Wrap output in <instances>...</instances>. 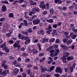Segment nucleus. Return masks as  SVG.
<instances>
[{
	"label": "nucleus",
	"mask_w": 77,
	"mask_h": 77,
	"mask_svg": "<svg viewBox=\"0 0 77 77\" xmlns=\"http://www.w3.org/2000/svg\"><path fill=\"white\" fill-rule=\"evenodd\" d=\"M23 23H24V25L25 26H28V23H27V21L26 20H24Z\"/></svg>",
	"instance_id": "22"
},
{
	"label": "nucleus",
	"mask_w": 77,
	"mask_h": 77,
	"mask_svg": "<svg viewBox=\"0 0 77 77\" xmlns=\"http://www.w3.org/2000/svg\"><path fill=\"white\" fill-rule=\"evenodd\" d=\"M24 0H19L18 1L19 3H24Z\"/></svg>",
	"instance_id": "40"
},
{
	"label": "nucleus",
	"mask_w": 77,
	"mask_h": 77,
	"mask_svg": "<svg viewBox=\"0 0 77 77\" xmlns=\"http://www.w3.org/2000/svg\"><path fill=\"white\" fill-rule=\"evenodd\" d=\"M8 42L10 43L11 44H12L14 43V42L13 40H9Z\"/></svg>",
	"instance_id": "54"
},
{
	"label": "nucleus",
	"mask_w": 77,
	"mask_h": 77,
	"mask_svg": "<svg viewBox=\"0 0 77 77\" xmlns=\"http://www.w3.org/2000/svg\"><path fill=\"white\" fill-rule=\"evenodd\" d=\"M53 23V20L52 19H50L49 20V23Z\"/></svg>",
	"instance_id": "64"
},
{
	"label": "nucleus",
	"mask_w": 77,
	"mask_h": 77,
	"mask_svg": "<svg viewBox=\"0 0 77 77\" xmlns=\"http://www.w3.org/2000/svg\"><path fill=\"white\" fill-rule=\"evenodd\" d=\"M25 39L26 41L25 42V44L26 45L30 43V38L29 37L27 36H25Z\"/></svg>",
	"instance_id": "2"
},
{
	"label": "nucleus",
	"mask_w": 77,
	"mask_h": 77,
	"mask_svg": "<svg viewBox=\"0 0 77 77\" xmlns=\"http://www.w3.org/2000/svg\"><path fill=\"white\" fill-rule=\"evenodd\" d=\"M28 33H32V29L31 28H29L27 30Z\"/></svg>",
	"instance_id": "28"
},
{
	"label": "nucleus",
	"mask_w": 77,
	"mask_h": 77,
	"mask_svg": "<svg viewBox=\"0 0 77 77\" xmlns=\"http://www.w3.org/2000/svg\"><path fill=\"white\" fill-rule=\"evenodd\" d=\"M48 60H50V61H53V58L52 57H48Z\"/></svg>",
	"instance_id": "62"
},
{
	"label": "nucleus",
	"mask_w": 77,
	"mask_h": 77,
	"mask_svg": "<svg viewBox=\"0 0 77 77\" xmlns=\"http://www.w3.org/2000/svg\"><path fill=\"white\" fill-rule=\"evenodd\" d=\"M21 32L22 34L23 35H26V36L29 35V33L27 32H25L22 31Z\"/></svg>",
	"instance_id": "21"
},
{
	"label": "nucleus",
	"mask_w": 77,
	"mask_h": 77,
	"mask_svg": "<svg viewBox=\"0 0 77 77\" xmlns=\"http://www.w3.org/2000/svg\"><path fill=\"white\" fill-rule=\"evenodd\" d=\"M2 11H6V7L5 5H3L2 6Z\"/></svg>",
	"instance_id": "23"
},
{
	"label": "nucleus",
	"mask_w": 77,
	"mask_h": 77,
	"mask_svg": "<svg viewBox=\"0 0 77 77\" xmlns=\"http://www.w3.org/2000/svg\"><path fill=\"white\" fill-rule=\"evenodd\" d=\"M73 34V33H71L70 35H72L71 37L72 39H75L76 37H77V35Z\"/></svg>",
	"instance_id": "10"
},
{
	"label": "nucleus",
	"mask_w": 77,
	"mask_h": 77,
	"mask_svg": "<svg viewBox=\"0 0 77 77\" xmlns=\"http://www.w3.org/2000/svg\"><path fill=\"white\" fill-rule=\"evenodd\" d=\"M40 68L42 70V71L43 72H44V71H48L47 68L45 67L44 68V67H43V66H41L40 67Z\"/></svg>",
	"instance_id": "12"
},
{
	"label": "nucleus",
	"mask_w": 77,
	"mask_h": 77,
	"mask_svg": "<svg viewBox=\"0 0 77 77\" xmlns=\"http://www.w3.org/2000/svg\"><path fill=\"white\" fill-rule=\"evenodd\" d=\"M50 12L51 14H54V9L53 8H51L50 10Z\"/></svg>",
	"instance_id": "30"
},
{
	"label": "nucleus",
	"mask_w": 77,
	"mask_h": 77,
	"mask_svg": "<svg viewBox=\"0 0 77 77\" xmlns=\"http://www.w3.org/2000/svg\"><path fill=\"white\" fill-rule=\"evenodd\" d=\"M25 62H29L30 61V59L29 58H26L25 59Z\"/></svg>",
	"instance_id": "37"
},
{
	"label": "nucleus",
	"mask_w": 77,
	"mask_h": 77,
	"mask_svg": "<svg viewBox=\"0 0 77 77\" xmlns=\"http://www.w3.org/2000/svg\"><path fill=\"white\" fill-rule=\"evenodd\" d=\"M24 23H21L18 26L19 29H21L22 27V26H24Z\"/></svg>",
	"instance_id": "27"
},
{
	"label": "nucleus",
	"mask_w": 77,
	"mask_h": 77,
	"mask_svg": "<svg viewBox=\"0 0 77 77\" xmlns=\"http://www.w3.org/2000/svg\"><path fill=\"white\" fill-rule=\"evenodd\" d=\"M66 58L65 57H63L62 59V61L63 63H66Z\"/></svg>",
	"instance_id": "31"
},
{
	"label": "nucleus",
	"mask_w": 77,
	"mask_h": 77,
	"mask_svg": "<svg viewBox=\"0 0 77 77\" xmlns=\"http://www.w3.org/2000/svg\"><path fill=\"white\" fill-rule=\"evenodd\" d=\"M54 76H55L56 77H60V75L59 74H55L54 75Z\"/></svg>",
	"instance_id": "59"
},
{
	"label": "nucleus",
	"mask_w": 77,
	"mask_h": 77,
	"mask_svg": "<svg viewBox=\"0 0 77 77\" xmlns=\"http://www.w3.org/2000/svg\"><path fill=\"white\" fill-rule=\"evenodd\" d=\"M37 33L38 35H40L41 33V35H44L45 33V32L43 30L40 29L38 31Z\"/></svg>",
	"instance_id": "7"
},
{
	"label": "nucleus",
	"mask_w": 77,
	"mask_h": 77,
	"mask_svg": "<svg viewBox=\"0 0 77 77\" xmlns=\"http://www.w3.org/2000/svg\"><path fill=\"white\" fill-rule=\"evenodd\" d=\"M67 40H68V39H66V38H64L63 39V42H66L67 41Z\"/></svg>",
	"instance_id": "60"
},
{
	"label": "nucleus",
	"mask_w": 77,
	"mask_h": 77,
	"mask_svg": "<svg viewBox=\"0 0 77 77\" xmlns=\"http://www.w3.org/2000/svg\"><path fill=\"white\" fill-rule=\"evenodd\" d=\"M43 4H44V2L41 1L39 5L40 8H41V7H42V5H43Z\"/></svg>",
	"instance_id": "34"
},
{
	"label": "nucleus",
	"mask_w": 77,
	"mask_h": 77,
	"mask_svg": "<svg viewBox=\"0 0 77 77\" xmlns=\"http://www.w3.org/2000/svg\"><path fill=\"white\" fill-rule=\"evenodd\" d=\"M40 11V9L38 7H35L32 8V12L33 14H35V12H39Z\"/></svg>",
	"instance_id": "1"
},
{
	"label": "nucleus",
	"mask_w": 77,
	"mask_h": 77,
	"mask_svg": "<svg viewBox=\"0 0 77 77\" xmlns=\"http://www.w3.org/2000/svg\"><path fill=\"white\" fill-rule=\"evenodd\" d=\"M61 47L63 49V53H65L66 51L68 50V48H67V47L66 46H65V45L62 44L61 45Z\"/></svg>",
	"instance_id": "5"
},
{
	"label": "nucleus",
	"mask_w": 77,
	"mask_h": 77,
	"mask_svg": "<svg viewBox=\"0 0 77 77\" xmlns=\"http://www.w3.org/2000/svg\"><path fill=\"white\" fill-rule=\"evenodd\" d=\"M55 72L56 73H58V72H59V73L62 74V68L60 67H57L56 68Z\"/></svg>",
	"instance_id": "3"
},
{
	"label": "nucleus",
	"mask_w": 77,
	"mask_h": 77,
	"mask_svg": "<svg viewBox=\"0 0 77 77\" xmlns=\"http://www.w3.org/2000/svg\"><path fill=\"white\" fill-rule=\"evenodd\" d=\"M64 34L65 36L68 35H69V32H68L67 31L65 32H64Z\"/></svg>",
	"instance_id": "38"
},
{
	"label": "nucleus",
	"mask_w": 77,
	"mask_h": 77,
	"mask_svg": "<svg viewBox=\"0 0 77 77\" xmlns=\"http://www.w3.org/2000/svg\"><path fill=\"white\" fill-rule=\"evenodd\" d=\"M20 41H17L15 42V43L16 44L20 45V44H20Z\"/></svg>",
	"instance_id": "63"
},
{
	"label": "nucleus",
	"mask_w": 77,
	"mask_h": 77,
	"mask_svg": "<svg viewBox=\"0 0 77 77\" xmlns=\"http://www.w3.org/2000/svg\"><path fill=\"white\" fill-rule=\"evenodd\" d=\"M70 71L71 72H72L73 71V70L74 69V68L72 67V66H70Z\"/></svg>",
	"instance_id": "39"
},
{
	"label": "nucleus",
	"mask_w": 77,
	"mask_h": 77,
	"mask_svg": "<svg viewBox=\"0 0 77 77\" xmlns=\"http://www.w3.org/2000/svg\"><path fill=\"white\" fill-rule=\"evenodd\" d=\"M75 65H76V63H74L72 65V67L74 69L75 67Z\"/></svg>",
	"instance_id": "50"
},
{
	"label": "nucleus",
	"mask_w": 77,
	"mask_h": 77,
	"mask_svg": "<svg viewBox=\"0 0 77 77\" xmlns=\"http://www.w3.org/2000/svg\"><path fill=\"white\" fill-rule=\"evenodd\" d=\"M7 74V71H5L4 72H2V75H3V76H5Z\"/></svg>",
	"instance_id": "18"
},
{
	"label": "nucleus",
	"mask_w": 77,
	"mask_h": 77,
	"mask_svg": "<svg viewBox=\"0 0 77 77\" xmlns=\"http://www.w3.org/2000/svg\"><path fill=\"white\" fill-rule=\"evenodd\" d=\"M72 42V40L71 39H70L69 40L67 41L66 43L68 45H70Z\"/></svg>",
	"instance_id": "9"
},
{
	"label": "nucleus",
	"mask_w": 77,
	"mask_h": 77,
	"mask_svg": "<svg viewBox=\"0 0 77 77\" xmlns=\"http://www.w3.org/2000/svg\"><path fill=\"white\" fill-rule=\"evenodd\" d=\"M65 72H68V67H66L64 69Z\"/></svg>",
	"instance_id": "56"
},
{
	"label": "nucleus",
	"mask_w": 77,
	"mask_h": 77,
	"mask_svg": "<svg viewBox=\"0 0 77 77\" xmlns=\"http://www.w3.org/2000/svg\"><path fill=\"white\" fill-rule=\"evenodd\" d=\"M40 41L41 43H45V38H43L42 40H40Z\"/></svg>",
	"instance_id": "48"
},
{
	"label": "nucleus",
	"mask_w": 77,
	"mask_h": 77,
	"mask_svg": "<svg viewBox=\"0 0 77 77\" xmlns=\"http://www.w3.org/2000/svg\"><path fill=\"white\" fill-rule=\"evenodd\" d=\"M55 53L56 55H57H57L59 54V53H60V51H59V50L57 49L56 50V52L55 51Z\"/></svg>",
	"instance_id": "29"
},
{
	"label": "nucleus",
	"mask_w": 77,
	"mask_h": 77,
	"mask_svg": "<svg viewBox=\"0 0 77 77\" xmlns=\"http://www.w3.org/2000/svg\"><path fill=\"white\" fill-rule=\"evenodd\" d=\"M11 34L9 33H8L6 34V35L7 36V37H10L11 36Z\"/></svg>",
	"instance_id": "61"
},
{
	"label": "nucleus",
	"mask_w": 77,
	"mask_h": 77,
	"mask_svg": "<svg viewBox=\"0 0 77 77\" xmlns=\"http://www.w3.org/2000/svg\"><path fill=\"white\" fill-rule=\"evenodd\" d=\"M38 47L39 51H41V44L38 43L37 44Z\"/></svg>",
	"instance_id": "26"
},
{
	"label": "nucleus",
	"mask_w": 77,
	"mask_h": 77,
	"mask_svg": "<svg viewBox=\"0 0 77 77\" xmlns=\"http://www.w3.org/2000/svg\"><path fill=\"white\" fill-rule=\"evenodd\" d=\"M18 72H19V69H14L13 70V73L14 75H17V74H18Z\"/></svg>",
	"instance_id": "6"
},
{
	"label": "nucleus",
	"mask_w": 77,
	"mask_h": 77,
	"mask_svg": "<svg viewBox=\"0 0 77 77\" xmlns=\"http://www.w3.org/2000/svg\"><path fill=\"white\" fill-rule=\"evenodd\" d=\"M33 53H37L38 51L37 50L33 49Z\"/></svg>",
	"instance_id": "43"
},
{
	"label": "nucleus",
	"mask_w": 77,
	"mask_h": 77,
	"mask_svg": "<svg viewBox=\"0 0 77 77\" xmlns=\"http://www.w3.org/2000/svg\"><path fill=\"white\" fill-rule=\"evenodd\" d=\"M55 67L54 66H52L51 68L49 69V72H51L54 69Z\"/></svg>",
	"instance_id": "15"
},
{
	"label": "nucleus",
	"mask_w": 77,
	"mask_h": 77,
	"mask_svg": "<svg viewBox=\"0 0 77 77\" xmlns=\"http://www.w3.org/2000/svg\"><path fill=\"white\" fill-rule=\"evenodd\" d=\"M14 65H17V61L16 60H14Z\"/></svg>",
	"instance_id": "49"
},
{
	"label": "nucleus",
	"mask_w": 77,
	"mask_h": 77,
	"mask_svg": "<svg viewBox=\"0 0 77 77\" xmlns=\"http://www.w3.org/2000/svg\"><path fill=\"white\" fill-rule=\"evenodd\" d=\"M50 42H53L55 41V39L54 38H52L49 40Z\"/></svg>",
	"instance_id": "25"
},
{
	"label": "nucleus",
	"mask_w": 77,
	"mask_h": 77,
	"mask_svg": "<svg viewBox=\"0 0 77 77\" xmlns=\"http://www.w3.org/2000/svg\"><path fill=\"white\" fill-rule=\"evenodd\" d=\"M52 29H48L47 31V33H49V34H50V32H52Z\"/></svg>",
	"instance_id": "36"
},
{
	"label": "nucleus",
	"mask_w": 77,
	"mask_h": 77,
	"mask_svg": "<svg viewBox=\"0 0 77 77\" xmlns=\"http://www.w3.org/2000/svg\"><path fill=\"white\" fill-rule=\"evenodd\" d=\"M40 22L41 21L39 19H36L33 21V23L34 25H36V24H38L39 23H40Z\"/></svg>",
	"instance_id": "4"
},
{
	"label": "nucleus",
	"mask_w": 77,
	"mask_h": 77,
	"mask_svg": "<svg viewBox=\"0 0 77 77\" xmlns=\"http://www.w3.org/2000/svg\"><path fill=\"white\" fill-rule=\"evenodd\" d=\"M5 51L6 53H8L9 51H10V50H9V49L7 47H5Z\"/></svg>",
	"instance_id": "14"
},
{
	"label": "nucleus",
	"mask_w": 77,
	"mask_h": 77,
	"mask_svg": "<svg viewBox=\"0 0 77 77\" xmlns=\"http://www.w3.org/2000/svg\"><path fill=\"white\" fill-rule=\"evenodd\" d=\"M69 55V53L68 52H66L64 54V56L65 57H68Z\"/></svg>",
	"instance_id": "20"
},
{
	"label": "nucleus",
	"mask_w": 77,
	"mask_h": 77,
	"mask_svg": "<svg viewBox=\"0 0 77 77\" xmlns=\"http://www.w3.org/2000/svg\"><path fill=\"white\" fill-rule=\"evenodd\" d=\"M26 72L28 73V74H30L31 73L30 69H29L26 71Z\"/></svg>",
	"instance_id": "41"
},
{
	"label": "nucleus",
	"mask_w": 77,
	"mask_h": 77,
	"mask_svg": "<svg viewBox=\"0 0 77 77\" xmlns=\"http://www.w3.org/2000/svg\"><path fill=\"white\" fill-rule=\"evenodd\" d=\"M75 47V45H71V49H72V50H73V49H74Z\"/></svg>",
	"instance_id": "57"
},
{
	"label": "nucleus",
	"mask_w": 77,
	"mask_h": 77,
	"mask_svg": "<svg viewBox=\"0 0 77 77\" xmlns=\"http://www.w3.org/2000/svg\"><path fill=\"white\" fill-rule=\"evenodd\" d=\"M7 63V61L6 60H3L2 62V64L1 66L2 67H4L6 65V64Z\"/></svg>",
	"instance_id": "8"
},
{
	"label": "nucleus",
	"mask_w": 77,
	"mask_h": 77,
	"mask_svg": "<svg viewBox=\"0 0 77 77\" xmlns=\"http://www.w3.org/2000/svg\"><path fill=\"white\" fill-rule=\"evenodd\" d=\"M55 43H56V44H59V43H60V41H59V39H57L56 40Z\"/></svg>",
	"instance_id": "44"
},
{
	"label": "nucleus",
	"mask_w": 77,
	"mask_h": 77,
	"mask_svg": "<svg viewBox=\"0 0 77 77\" xmlns=\"http://www.w3.org/2000/svg\"><path fill=\"white\" fill-rule=\"evenodd\" d=\"M53 47H54V50H56V48H58V45H53Z\"/></svg>",
	"instance_id": "35"
},
{
	"label": "nucleus",
	"mask_w": 77,
	"mask_h": 77,
	"mask_svg": "<svg viewBox=\"0 0 77 77\" xmlns=\"http://www.w3.org/2000/svg\"><path fill=\"white\" fill-rule=\"evenodd\" d=\"M13 46L14 47H15L16 48H17V47L18 50H19V49H20V47H21V46L20 45H18L17 44H16V43L14 44V45Z\"/></svg>",
	"instance_id": "13"
},
{
	"label": "nucleus",
	"mask_w": 77,
	"mask_h": 77,
	"mask_svg": "<svg viewBox=\"0 0 77 77\" xmlns=\"http://www.w3.org/2000/svg\"><path fill=\"white\" fill-rule=\"evenodd\" d=\"M74 57L72 56H71L70 57H69L67 58V60L68 61H69V60H72L73 59H74Z\"/></svg>",
	"instance_id": "11"
},
{
	"label": "nucleus",
	"mask_w": 77,
	"mask_h": 77,
	"mask_svg": "<svg viewBox=\"0 0 77 77\" xmlns=\"http://www.w3.org/2000/svg\"><path fill=\"white\" fill-rule=\"evenodd\" d=\"M8 17L9 18H12L14 17V14L12 13H10L8 14Z\"/></svg>",
	"instance_id": "19"
},
{
	"label": "nucleus",
	"mask_w": 77,
	"mask_h": 77,
	"mask_svg": "<svg viewBox=\"0 0 77 77\" xmlns=\"http://www.w3.org/2000/svg\"><path fill=\"white\" fill-rule=\"evenodd\" d=\"M57 24H54L52 26L53 28H54V29H56V27H57Z\"/></svg>",
	"instance_id": "46"
},
{
	"label": "nucleus",
	"mask_w": 77,
	"mask_h": 77,
	"mask_svg": "<svg viewBox=\"0 0 77 77\" xmlns=\"http://www.w3.org/2000/svg\"><path fill=\"white\" fill-rule=\"evenodd\" d=\"M5 20V17H3L0 19V21L2 22L4 20Z\"/></svg>",
	"instance_id": "53"
},
{
	"label": "nucleus",
	"mask_w": 77,
	"mask_h": 77,
	"mask_svg": "<svg viewBox=\"0 0 77 77\" xmlns=\"http://www.w3.org/2000/svg\"><path fill=\"white\" fill-rule=\"evenodd\" d=\"M19 49H20V51H24V50H25V48H19Z\"/></svg>",
	"instance_id": "52"
},
{
	"label": "nucleus",
	"mask_w": 77,
	"mask_h": 77,
	"mask_svg": "<svg viewBox=\"0 0 77 77\" xmlns=\"http://www.w3.org/2000/svg\"><path fill=\"white\" fill-rule=\"evenodd\" d=\"M21 36H22V34H18V38L20 39L21 38Z\"/></svg>",
	"instance_id": "51"
},
{
	"label": "nucleus",
	"mask_w": 77,
	"mask_h": 77,
	"mask_svg": "<svg viewBox=\"0 0 77 77\" xmlns=\"http://www.w3.org/2000/svg\"><path fill=\"white\" fill-rule=\"evenodd\" d=\"M70 27L72 28V29H74V28H75V27L74 26V25L72 24H71L70 25Z\"/></svg>",
	"instance_id": "42"
},
{
	"label": "nucleus",
	"mask_w": 77,
	"mask_h": 77,
	"mask_svg": "<svg viewBox=\"0 0 77 77\" xmlns=\"http://www.w3.org/2000/svg\"><path fill=\"white\" fill-rule=\"evenodd\" d=\"M50 56L51 57H54L55 56H57L56 53L55 52L54 53H52L51 54H50Z\"/></svg>",
	"instance_id": "24"
},
{
	"label": "nucleus",
	"mask_w": 77,
	"mask_h": 77,
	"mask_svg": "<svg viewBox=\"0 0 77 77\" xmlns=\"http://www.w3.org/2000/svg\"><path fill=\"white\" fill-rule=\"evenodd\" d=\"M39 57H41V56H42V57H43V56H44V53L43 52H41L39 54Z\"/></svg>",
	"instance_id": "32"
},
{
	"label": "nucleus",
	"mask_w": 77,
	"mask_h": 77,
	"mask_svg": "<svg viewBox=\"0 0 77 77\" xmlns=\"http://www.w3.org/2000/svg\"><path fill=\"white\" fill-rule=\"evenodd\" d=\"M45 7H46V6H45V5H43L42 6V9H44L45 8Z\"/></svg>",
	"instance_id": "55"
},
{
	"label": "nucleus",
	"mask_w": 77,
	"mask_h": 77,
	"mask_svg": "<svg viewBox=\"0 0 77 77\" xmlns=\"http://www.w3.org/2000/svg\"><path fill=\"white\" fill-rule=\"evenodd\" d=\"M30 5L31 6H33V5H36V2H33V1H31L30 2Z\"/></svg>",
	"instance_id": "16"
},
{
	"label": "nucleus",
	"mask_w": 77,
	"mask_h": 77,
	"mask_svg": "<svg viewBox=\"0 0 77 77\" xmlns=\"http://www.w3.org/2000/svg\"><path fill=\"white\" fill-rule=\"evenodd\" d=\"M72 31L73 32H75V33H76L77 32V29H75V28H74L73 29H72Z\"/></svg>",
	"instance_id": "47"
},
{
	"label": "nucleus",
	"mask_w": 77,
	"mask_h": 77,
	"mask_svg": "<svg viewBox=\"0 0 77 77\" xmlns=\"http://www.w3.org/2000/svg\"><path fill=\"white\" fill-rule=\"evenodd\" d=\"M6 42H5L3 45H0V48H4L6 47Z\"/></svg>",
	"instance_id": "17"
},
{
	"label": "nucleus",
	"mask_w": 77,
	"mask_h": 77,
	"mask_svg": "<svg viewBox=\"0 0 77 77\" xmlns=\"http://www.w3.org/2000/svg\"><path fill=\"white\" fill-rule=\"evenodd\" d=\"M45 60V57H44L42 59L40 60V62H43L44 61V60Z\"/></svg>",
	"instance_id": "45"
},
{
	"label": "nucleus",
	"mask_w": 77,
	"mask_h": 77,
	"mask_svg": "<svg viewBox=\"0 0 77 77\" xmlns=\"http://www.w3.org/2000/svg\"><path fill=\"white\" fill-rule=\"evenodd\" d=\"M2 3L4 4H7V5H9V2L8 1H2Z\"/></svg>",
	"instance_id": "58"
},
{
	"label": "nucleus",
	"mask_w": 77,
	"mask_h": 77,
	"mask_svg": "<svg viewBox=\"0 0 77 77\" xmlns=\"http://www.w3.org/2000/svg\"><path fill=\"white\" fill-rule=\"evenodd\" d=\"M56 30L55 29L52 32V36H55V34L56 33Z\"/></svg>",
	"instance_id": "33"
}]
</instances>
